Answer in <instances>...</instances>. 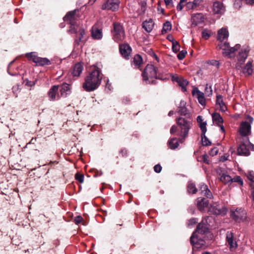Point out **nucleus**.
Returning <instances> with one entry per match:
<instances>
[{
	"mask_svg": "<svg viewBox=\"0 0 254 254\" xmlns=\"http://www.w3.org/2000/svg\"><path fill=\"white\" fill-rule=\"evenodd\" d=\"M177 124L176 127V148L179 146L180 144H182L184 142L188 136L192 123L190 119L181 117L178 119Z\"/></svg>",
	"mask_w": 254,
	"mask_h": 254,
	"instance_id": "obj_1",
	"label": "nucleus"
},
{
	"mask_svg": "<svg viewBox=\"0 0 254 254\" xmlns=\"http://www.w3.org/2000/svg\"><path fill=\"white\" fill-rule=\"evenodd\" d=\"M102 79V73L99 68L94 66L92 71L85 78L82 87L87 92L94 91L98 88Z\"/></svg>",
	"mask_w": 254,
	"mask_h": 254,
	"instance_id": "obj_2",
	"label": "nucleus"
},
{
	"mask_svg": "<svg viewBox=\"0 0 254 254\" xmlns=\"http://www.w3.org/2000/svg\"><path fill=\"white\" fill-rule=\"evenodd\" d=\"M249 51L250 49L248 47H243L239 52L236 64V68L240 70L246 76L251 75L253 72L252 61H249L246 64H244V62L248 56Z\"/></svg>",
	"mask_w": 254,
	"mask_h": 254,
	"instance_id": "obj_3",
	"label": "nucleus"
},
{
	"mask_svg": "<svg viewBox=\"0 0 254 254\" xmlns=\"http://www.w3.org/2000/svg\"><path fill=\"white\" fill-rule=\"evenodd\" d=\"M228 36V31L225 28H221L218 31L217 39L220 41L218 48L223 51V54L224 56L231 58L234 56L235 52L240 49V45L238 44L234 47L230 48L229 44L224 41Z\"/></svg>",
	"mask_w": 254,
	"mask_h": 254,
	"instance_id": "obj_4",
	"label": "nucleus"
},
{
	"mask_svg": "<svg viewBox=\"0 0 254 254\" xmlns=\"http://www.w3.org/2000/svg\"><path fill=\"white\" fill-rule=\"evenodd\" d=\"M143 80L146 83H153L154 79L159 78L157 75L156 68L152 64H148L142 73Z\"/></svg>",
	"mask_w": 254,
	"mask_h": 254,
	"instance_id": "obj_5",
	"label": "nucleus"
},
{
	"mask_svg": "<svg viewBox=\"0 0 254 254\" xmlns=\"http://www.w3.org/2000/svg\"><path fill=\"white\" fill-rule=\"evenodd\" d=\"M75 13V10L68 12L64 18V20L65 21H68L70 24L69 32L71 33H76L77 31L76 20L78 18V16L76 15Z\"/></svg>",
	"mask_w": 254,
	"mask_h": 254,
	"instance_id": "obj_6",
	"label": "nucleus"
},
{
	"mask_svg": "<svg viewBox=\"0 0 254 254\" xmlns=\"http://www.w3.org/2000/svg\"><path fill=\"white\" fill-rule=\"evenodd\" d=\"M26 57L32 62L35 63L37 65L44 66L51 64L50 61L46 58H41L38 57L35 53H27Z\"/></svg>",
	"mask_w": 254,
	"mask_h": 254,
	"instance_id": "obj_7",
	"label": "nucleus"
},
{
	"mask_svg": "<svg viewBox=\"0 0 254 254\" xmlns=\"http://www.w3.org/2000/svg\"><path fill=\"white\" fill-rule=\"evenodd\" d=\"M113 25V39L118 42L123 41L125 37V32L122 26L119 23H114Z\"/></svg>",
	"mask_w": 254,
	"mask_h": 254,
	"instance_id": "obj_8",
	"label": "nucleus"
},
{
	"mask_svg": "<svg viewBox=\"0 0 254 254\" xmlns=\"http://www.w3.org/2000/svg\"><path fill=\"white\" fill-rule=\"evenodd\" d=\"M231 216L236 221L240 222L246 219L247 213L244 209L242 208H237L235 210L231 211Z\"/></svg>",
	"mask_w": 254,
	"mask_h": 254,
	"instance_id": "obj_9",
	"label": "nucleus"
},
{
	"mask_svg": "<svg viewBox=\"0 0 254 254\" xmlns=\"http://www.w3.org/2000/svg\"><path fill=\"white\" fill-rule=\"evenodd\" d=\"M208 211L211 213L216 215H224L227 213L226 208L217 203H213L211 205L209 208Z\"/></svg>",
	"mask_w": 254,
	"mask_h": 254,
	"instance_id": "obj_10",
	"label": "nucleus"
},
{
	"mask_svg": "<svg viewBox=\"0 0 254 254\" xmlns=\"http://www.w3.org/2000/svg\"><path fill=\"white\" fill-rule=\"evenodd\" d=\"M216 173L220 181L224 184H227L232 181V177L227 172L221 168L216 169Z\"/></svg>",
	"mask_w": 254,
	"mask_h": 254,
	"instance_id": "obj_11",
	"label": "nucleus"
},
{
	"mask_svg": "<svg viewBox=\"0 0 254 254\" xmlns=\"http://www.w3.org/2000/svg\"><path fill=\"white\" fill-rule=\"evenodd\" d=\"M59 86L53 85L48 92V98L50 101H54L60 99L61 96L59 92Z\"/></svg>",
	"mask_w": 254,
	"mask_h": 254,
	"instance_id": "obj_12",
	"label": "nucleus"
},
{
	"mask_svg": "<svg viewBox=\"0 0 254 254\" xmlns=\"http://www.w3.org/2000/svg\"><path fill=\"white\" fill-rule=\"evenodd\" d=\"M120 3V0H107L106 2L102 5V8L104 10L116 11L119 9Z\"/></svg>",
	"mask_w": 254,
	"mask_h": 254,
	"instance_id": "obj_13",
	"label": "nucleus"
},
{
	"mask_svg": "<svg viewBox=\"0 0 254 254\" xmlns=\"http://www.w3.org/2000/svg\"><path fill=\"white\" fill-rule=\"evenodd\" d=\"M208 219H209V217H207L203 218L201 222L198 224L195 232H194L195 233V235L196 233L203 234L207 232L208 230L207 226V220Z\"/></svg>",
	"mask_w": 254,
	"mask_h": 254,
	"instance_id": "obj_14",
	"label": "nucleus"
},
{
	"mask_svg": "<svg viewBox=\"0 0 254 254\" xmlns=\"http://www.w3.org/2000/svg\"><path fill=\"white\" fill-rule=\"evenodd\" d=\"M251 126L246 122H242L240 126L239 133L243 136H247L251 133Z\"/></svg>",
	"mask_w": 254,
	"mask_h": 254,
	"instance_id": "obj_15",
	"label": "nucleus"
},
{
	"mask_svg": "<svg viewBox=\"0 0 254 254\" xmlns=\"http://www.w3.org/2000/svg\"><path fill=\"white\" fill-rule=\"evenodd\" d=\"M190 241L192 245L196 249L202 248L205 246V242L198 237L193 233L190 237Z\"/></svg>",
	"mask_w": 254,
	"mask_h": 254,
	"instance_id": "obj_16",
	"label": "nucleus"
},
{
	"mask_svg": "<svg viewBox=\"0 0 254 254\" xmlns=\"http://www.w3.org/2000/svg\"><path fill=\"white\" fill-rule=\"evenodd\" d=\"M212 11L215 14L222 15L225 11V7L222 2L216 1L213 3Z\"/></svg>",
	"mask_w": 254,
	"mask_h": 254,
	"instance_id": "obj_17",
	"label": "nucleus"
},
{
	"mask_svg": "<svg viewBox=\"0 0 254 254\" xmlns=\"http://www.w3.org/2000/svg\"><path fill=\"white\" fill-rule=\"evenodd\" d=\"M192 95L196 98L198 102L201 105H205L206 103L204 93L199 90L198 88L194 87L192 91Z\"/></svg>",
	"mask_w": 254,
	"mask_h": 254,
	"instance_id": "obj_18",
	"label": "nucleus"
},
{
	"mask_svg": "<svg viewBox=\"0 0 254 254\" xmlns=\"http://www.w3.org/2000/svg\"><path fill=\"white\" fill-rule=\"evenodd\" d=\"M176 82L178 83L183 92L187 91V86L189 84V81L187 79L182 76L176 75Z\"/></svg>",
	"mask_w": 254,
	"mask_h": 254,
	"instance_id": "obj_19",
	"label": "nucleus"
},
{
	"mask_svg": "<svg viewBox=\"0 0 254 254\" xmlns=\"http://www.w3.org/2000/svg\"><path fill=\"white\" fill-rule=\"evenodd\" d=\"M120 51L121 55L125 58L128 59L131 53V49L128 44H122L120 46Z\"/></svg>",
	"mask_w": 254,
	"mask_h": 254,
	"instance_id": "obj_20",
	"label": "nucleus"
},
{
	"mask_svg": "<svg viewBox=\"0 0 254 254\" xmlns=\"http://www.w3.org/2000/svg\"><path fill=\"white\" fill-rule=\"evenodd\" d=\"M250 144V142L247 138V141L246 143H242L237 149V151L239 154L248 155L250 154V151L248 147V145Z\"/></svg>",
	"mask_w": 254,
	"mask_h": 254,
	"instance_id": "obj_21",
	"label": "nucleus"
},
{
	"mask_svg": "<svg viewBox=\"0 0 254 254\" xmlns=\"http://www.w3.org/2000/svg\"><path fill=\"white\" fill-rule=\"evenodd\" d=\"M232 233L228 232L226 234V241L230 249L232 251L237 247L236 242L234 240Z\"/></svg>",
	"mask_w": 254,
	"mask_h": 254,
	"instance_id": "obj_22",
	"label": "nucleus"
},
{
	"mask_svg": "<svg viewBox=\"0 0 254 254\" xmlns=\"http://www.w3.org/2000/svg\"><path fill=\"white\" fill-rule=\"evenodd\" d=\"M58 85L59 86L60 92L61 96L65 97L70 93V86L69 84L66 83H64Z\"/></svg>",
	"mask_w": 254,
	"mask_h": 254,
	"instance_id": "obj_23",
	"label": "nucleus"
},
{
	"mask_svg": "<svg viewBox=\"0 0 254 254\" xmlns=\"http://www.w3.org/2000/svg\"><path fill=\"white\" fill-rule=\"evenodd\" d=\"M178 112L181 115L186 116L188 119H190L191 114L186 107V102L181 101Z\"/></svg>",
	"mask_w": 254,
	"mask_h": 254,
	"instance_id": "obj_24",
	"label": "nucleus"
},
{
	"mask_svg": "<svg viewBox=\"0 0 254 254\" xmlns=\"http://www.w3.org/2000/svg\"><path fill=\"white\" fill-rule=\"evenodd\" d=\"M204 17L201 13H196L192 16L191 24L195 26L198 24L202 23L204 21Z\"/></svg>",
	"mask_w": 254,
	"mask_h": 254,
	"instance_id": "obj_25",
	"label": "nucleus"
},
{
	"mask_svg": "<svg viewBox=\"0 0 254 254\" xmlns=\"http://www.w3.org/2000/svg\"><path fill=\"white\" fill-rule=\"evenodd\" d=\"M196 201L197 208L200 211L204 210L208 206V201L205 198L199 197Z\"/></svg>",
	"mask_w": 254,
	"mask_h": 254,
	"instance_id": "obj_26",
	"label": "nucleus"
},
{
	"mask_svg": "<svg viewBox=\"0 0 254 254\" xmlns=\"http://www.w3.org/2000/svg\"><path fill=\"white\" fill-rule=\"evenodd\" d=\"M200 193L204 196H206L207 198H211L212 197V194L208 189L207 185L205 184H201L199 188Z\"/></svg>",
	"mask_w": 254,
	"mask_h": 254,
	"instance_id": "obj_27",
	"label": "nucleus"
},
{
	"mask_svg": "<svg viewBox=\"0 0 254 254\" xmlns=\"http://www.w3.org/2000/svg\"><path fill=\"white\" fill-rule=\"evenodd\" d=\"M154 23L151 19H149L144 21L142 23V27L147 32H150L154 27Z\"/></svg>",
	"mask_w": 254,
	"mask_h": 254,
	"instance_id": "obj_28",
	"label": "nucleus"
},
{
	"mask_svg": "<svg viewBox=\"0 0 254 254\" xmlns=\"http://www.w3.org/2000/svg\"><path fill=\"white\" fill-rule=\"evenodd\" d=\"M102 31L101 29L94 26L92 29V36L94 39H100L102 37Z\"/></svg>",
	"mask_w": 254,
	"mask_h": 254,
	"instance_id": "obj_29",
	"label": "nucleus"
},
{
	"mask_svg": "<svg viewBox=\"0 0 254 254\" xmlns=\"http://www.w3.org/2000/svg\"><path fill=\"white\" fill-rule=\"evenodd\" d=\"M197 122L199 124V127L200 128L202 133L203 135L205 134V133L206 132L207 129H206V122H203L202 119V117L201 116H198L197 117Z\"/></svg>",
	"mask_w": 254,
	"mask_h": 254,
	"instance_id": "obj_30",
	"label": "nucleus"
},
{
	"mask_svg": "<svg viewBox=\"0 0 254 254\" xmlns=\"http://www.w3.org/2000/svg\"><path fill=\"white\" fill-rule=\"evenodd\" d=\"M216 104L217 106H219V109L222 112H225L227 110V107L223 102L221 95L217 96Z\"/></svg>",
	"mask_w": 254,
	"mask_h": 254,
	"instance_id": "obj_31",
	"label": "nucleus"
},
{
	"mask_svg": "<svg viewBox=\"0 0 254 254\" xmlns=\"http://www.w3.org/2000/svg\"><path fill=\"white\" fill-rule=\"evenodd\" d=\"M82 65L80 64L77 63L75 64L72 70V74L74 76H78L82 72Z\"/></svg>",
	"mask_w": 254,
	"mask_h": 254,
	"instance_id": "obj_32",
	"label": "nucleus"
},
{
	"mask_svg": "<svg viewBox=\"0 0 254 254\" xmlns=\"http://www.w3.org/2000/svg\"><path fill=\"white\" fill-rule=\"evenodd\" d=\"M213 122L217 125L220 126V124H222L223 120L222 117L219 113H215L212 115Z\"/></svg>",
	"mask_w": 254,
	"mask_h": 254,
	"instance_id": "obj_33",
	"label": "nucleus"
},
{
	"mask_svg": "<svg viewBox=\"0 0 254 254\" xmlns=\"http://www.w3.org/2000/svg\"><path fill=\"white\" fill-rule=\"evenodd\" d=\"M133 63L136 66L139 67L142 63L141 57L139 55H135L133 58Z\"/></svg>",
	"mask_w": 254,
	"mask_h": 254,
	"instance_id": "obj_34",
	"label": "nucleus"
},
{
	"mask_svg": "<svg viewBox=\"0 0 254 254\" xmlns=\"http://www.w3.org/2000/svg\"><path fill=\"white\" fill-rule=\"evenodd\" d=\"M172 28V24L169 21L166 22L163 25L162 33L164 34L169 31Z\"/></svg>",
	"mask_w": 254,
	"mask_h": 254,
	"instance_id": "obj_35",
	"label": "nucleus"
},
{
	"mask_svg": "<svg viewBox=\"0 0 254 254\" xmlns=\"http://www.w3.org/2000/svg\"><path fill=\"white\" fill-rule=\"evenodd\" d=\"M188 191L189 193H195L197 189L195 185L192 183H189L188 185Z\"/></svg>",
	"mask_w": 254,
	"mask_h": 254,
	"instance_id": "obj_36",
	"label": "nucleus"
},
{
	"mask_svg": "<svg viewBox=\"0 0 254 254\" xmlns=\"http://www.w3.org/2000/svg\"><path fill=\"white\" fill-rule=\"evenodd\" d=\"M211 32L207 29H204L202 32V37L204 39H207L210 36Z\"/></svg>",
	"mask_w": 254,
	"mask_h": 254,
	"instance_id": "obj_37",
	"label": "nucleus"
},
{
	"mask_svg": "<svg viewBox=\"0 0 254 254\" xmlns=\"http://www.w3.org/2000/svg\"><path fill=\"white\" fill-rule=\"evenodd\" d=\"M232 182H237L240 185H243V181L239 176H236L233 178H232V181H231L230 183Z\"/></svg>",
	"mask_w": 254,
	"mask_h": 254,
	"instance_id": "obj_38",
	"label": "nucleus"
},
{
	"mask_svg": "<svg viewBox=\"0 0 254 254\" xmlns=\"http://www.w3.org/2000/svg\"><path fill=\"white\" fill-rule=\"evenodd\" d=\"M187 52L186 50H182L180 51L177 55V58L179 60H183L186 56Z\"/></svg>",
	"mask_w": 254,
	"mask_h": 254,
	"instance_id": "obj_39",
	"label": "nucleus"
},
{
	"mask_svg": "<svg viewBox=\"0 0 254 254\" xmlns=\"http://www.w3.org/2000/svg\"><path fill=\"white\" fill-rule=\"evenodd\" d=\"M246 176L250 181L254 182V172L253 171H248L246 174Z\"/></svg>",
	"mask_w": 254,
	"mask_h": 254,
	"instance_id": "obj_40",
	"label": "nucleus"
},
{
	"mask_svg": "<svg viewBox=\"0 0 254 254\" xmlns=\"http://www.w3.org/2000/svg\"><path fill=\"white\" fill-rule=\"evenodd\" d=\"M202 143L203 145L208 146L211 144V142L202 134Z\"/></svg>",
	"mask_w": 254,
	"mask_h": 254,
	"instance_id": "obj_41",
	"label": "nucleus"
},
{
	"mask_svg": "<svg viewBox=\"0 0 254 254\" xmlns=\"http://www.w3.org/2000/svg\"><path fill=\"white\" fill-rule=\"evenodd\" d=\"M79 37L78 40H75V42H76L78 44L79 43V42L82 40V39L84 35L85 34V31L82 29H80L79 30Z\"/></svg>",
	"mask_w": 254,
	"mask_h": 254,
	"instance_id": "obj_42",
	"label": "nucleus"
},
{
	"mask_svg": "<svg viewBox=\"0 0 254 254\" xmlns=\"http://www.w3.org/2000/svg\"><path fill=\"white\" fill-rule=\"evenodd\" d=\"M186 0H180L179 3L178 4L177 8L178 10H181L183 6L186 5Z\"/></svg>",
	"mask_w": 254,
	"mask_h": 254,
	"instance_id": "obj_43",
	"label": "nucleus"
},
{
	"mask_svg": "<svg viewBox=\"0 0 254 254\" xmlns=\"http://www.w3.org/2000/svg\"><path fill=\"white\" fill-rule=\"evenodd\" d=\"M167 39L172 42V49L173 52H175V41L172 35H169L167 36Z\"/></svg>",
	"mask_w": 254,
	"mask_h": 254,
	"instance_id": "obj_44",
	"label": "nucleus"
},
{
	"mask_svg": "<svg viewBox=\"0 0 254 254\" xmlns=\"http://www.w3.org/2000/svg\"><path fill=\"white\" fill-rule=\"evenodd\" d=\"M174 138H172L170 139L168 142V145L170 148L171 149H175V143H174Z\"/></svg>",
	"mask_w": 254,
	"mask_h": 254,
	"instance_id": "obj_45",
	"label": "nucleus"
},
{
	"mask_svg": "<svg viewBox=\"0 0 254 254\" xmlns=\"http://www.w3.org/2000/svg\"><path fill=\"white\" fill-rule=\"evenodd\" d=\"M186 5L187 8L188 9H193V8L195 7V3L192 2L191 1H189L187 2L186 1Z\"/></svg>",
	"mask_w": 254,
	"mask_h": 254,
	"instance_id": "obj_46",
	"label": "nucleus"
},
{
	"mask_svg": "<svg viewBox=\"0 0 254 254\" xmlns=\"http://www.w3.org/2000/svg\"><path fill=\"white\" fill-rule=\"evenodd\" d=\"M218 150H219L217 147H214L210 151L209 154L212 156H215L217 154Z\"/></svg>",
	"mask_w": 254,
	"mask_h": 254,
	"instance_id": "obj_47",
	"label": "nucleus"
},
{
	"mask_svg": "<svg viewBox=\"0 0 254 254\" xmlns=\"http://www.w3.org/2000/svg\"><path fill=\"white\" fill-rule=\"evenodd\" d=\"M76 179L80 183H82L84 181V176L81 174H76L75 176Z\"/></svg>",
	"mask_w": 254,
	"mask_h": 254,
	"instance_id": "obj_48",
	"label": "nucleus"
},
{
	"mask_svg": "<svg viewBox=\"0 0 254 254\" xmlns=\"http://www.w3.org/2000/svg\"><path fill=\"white\" fill-rule=\"evenodd\" d=\"M154 170L155 172L159 173L162 170V167L159 164H157L154 166Z\"/></svg>",
	"mask_w": 254,
	"mask_h": 254,
	"instance_id": "obj_49",
	"label": "nucleus"
},
{
	"mask_svg": "<svg viewBox=\"0 0 254 254\" xmlns=\"http://www.w3.org/2000/svg\"><path fill=\"white\" fill-rule=\"evenodd\" d=\"M83 220V218L80 216H78L75 217L74 222L76 224H78Z\"/></svg>",
	"mask_w": 254,
	"mask_h": 254,
	"instance_id": "obj_50",
	"label": "nucleus"
},
{
	"mask_svg": "<svg viewBox=\"0 0 254 254\" xmlns=\"http://www.w3.org/2000/svg\"><path fill=\"white\" fill-rule=\"evenodd\" d=\"M197 223V220L195 218L190 219L189 221L188 225L189 226L193 225Z\"/></svg>",
	"mask_w": 254,
	"mask_h": 254,
	"instance_id": "obj_51",
	"label": "nucleus"
},
{
	"mask_svg": "<svg viewBox=\"0 0 254 254\" xmlns=\"http://www.w3.org/2000/svg\"><path fill=\"white\" fill-rule=\"evenodd\" d=\"M229 155L227 154H225L224 155H222L220 158V161L222 162H224L226 160H228Z\"/></svg>",
	"mask_w": 254,
	"mask_h": 254,
	"instance_id": "obj_52",
	"label": "nucleus"
},
{
	"mask_svg": "<svg viewBox=\"0 0 254 254\" xmlns=\"http://www.w3.org/2000/svg\"><path fill=\"white\" fill-rule=\"evenodd\" d=\"M208 156L206 154H204L202 156V161L206 164H209V160L208 159Z\"/></svg>",
	"mask_w": 254,
	"mask_h": 254,
	"instance_id": "obj_53",
	"label": "nucleus"
},
{
	"mask_svg": "<svg viewBox=\"0 0 254 254\" xmlns=\"http://www.w3.org/2000/svg\"><path fill=\"white\" fill-rule=\"evenodd\" d=\"M167 6L173 5V0H164Z\"/></svg>",
	"mask_w": 254,
	"mask_h": 254,
	"instance_id": "obj_54",
	"label": "nucleus"
},
{
	"mask_svg": "<svg viewBox=\"0 0 254 254\" xmlns=\"http://www.w3.org/2000/svg\"><path fill=\"white\" fill-rule=\"evenodd\" d=\"M247 119L250 123H252L253 122V118L250 116H247Z\"/></svg>",
	"mask_w": 254,
	"mask_h": 254,
	"instance_id": "obj_55",
	"label": "nucleus"
},
{
	"mask_svg": "<svg viewBox=\"0 0 254 254\" xmlns=\"http://www.w3.org/2000/svg\"><path fill=\"white\" fill-rule=\"evenodd\" d=\"M175 47H176V51L177 50H179L180 49V45H179V43L177 41H176Z\"/></svg>",
	"mask_w": 254,
	"mask_h": 254,
	"instance_id": "obj_56",
	"label": "nucleus"
},
{
	"mask_svg": "<svg viewBox=\"0 0 254 254\" xmlns=\"http://www.w3.org/2000/svg\"><path fill=\"white\" fill-rule=\"evenodd\" d=\"M247 3L249 4H253L254 3V0H246Z\"/></svg>",
	"mask_w": 254,
	"mask_h": 254,
	"instance_id": "obj_57",
	"label": "nucleus"
},
{
	"mask_svg": "<svg viewBox=\"0 0 254 254\" xmlns=\"http://www.w3.org/2000/svg\"><path fill=\"white\" fill-rule=\"evenodd\" d=\"M191 2L195 3V6L196 7V6L198 4L199 0H193V1Z\"/></svg>",
	"mask_w": 254,
	"mask_h": 254,
	"instance_id": "obj_58",
	"label": "nucleus"
},
{
	"mask_svg": "<svg viewBox=\"0 0 254 254\" xmlns=\"http://www.w3.org/2000/svg\"><path fill=\"white\" fill-rule=\"evenodd\" d=\"M220 127V129L222 131V132H224L225 131L224 127L222 126V124H220V126H219Z\"/></svg>",
	"mask_w": 254,
	"mask_h": 254,
	"instance_id": "obj_59",
	"label": "nucleus"
},
{
	"mask_svg": "<svg viewBox=\"0 0 254 254\" xmlns=\"http://www.w3.org/2000/svg\"><path fill=\"white\" fill-rule=\"evenodd\" d=\"M174 127H175V126H172L171 128L170 132L171 134L173 133V131H174L173 130H174Z\"/></svg>",
	"mask_w": 254,
	"mask_h": 254,
	"instance_id": "obj_60",
	"label": "nucleus"
},
{
	"mask_svg": "<svg viewBox=\"0 0 254 254\" xmlns=\"http://www.w3.org/2000/svg\"><path fill=\"white\" fill-rule=\"evenodd\" d=\"M173 114H174V112L173 111H171L169 112L168 115L169 116H171L173 115Z\"/></svg>",
	"mask_w": 254,
	"mask_h": 254,
	"instance_id": "obj_61",
	"label": "nucleus"
},
{
	"mask_svg": "<svg viewBox=\"0 0 254 254\" xmlns=\"http://www.w3.org/2000/svg\"><path fill=\"white\" fill-rule=\"evenodd\" d=\"M202 254H211L209 252H204L202 253Z\"/></svg>",
	"mask_w": 254,
	"mask_h": 254,
	"instance_id": "obj_62",
	"label": "nucleus"
},
{
	"mask_svg": "<svg viewBox=\"0 0 254 254\" xmlns=\"http://www.w3.org/2000/svg\"><path fill=\"white\" fill-rule=\"evenodd\" d=\"M154 57H155V59H156L157 61H158V57H157V56H156V55H154Z\"/></svg>",
	"mask_w": 254,
	"mask_h": 254,
	"instance_id": "obj_63",
	"label": "nucleus"
},
{
	"mask_svg": "<svg viewBox=\"0 0 254 254\" xmlns=\"http://www.w3.org/2000/svg\"><path fill=\"white\" fill-rule=\"evenodd\" d=\"M172 80L173 81L175 80V77L174 76H172Z\"/></svg>",
	"mask_w": 254,
	"mask_h": 254,
	"instance_id": "obj_64",
	"label": "nucleus"
}]
</instances>
